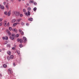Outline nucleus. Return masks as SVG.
<instances>
[{"label":"nucleus","instance_id":"38","mask_svg":"<svg viewBox=\"0 0 79 79\" xmlns=\"http://www.w3.org/2000/svg\"><path fill=\"white\" fill-rule=\"evenodd\" d=\"M13 66H15V63H13Z\"/></svg>","mask_w":79,"mask_h":79},{"label":"nucleus","instance_id":"18","mask_svg":"<svg viewBox=\"0 0 79 79\" xmlns=\"http://www.w3.org/2000/svg\"><path fill=\"white\" fill-rule=\"evenodd\" d=\"M7 58L8 60H10V59H11L10 57V56H9L7 57Z\"/></svg>","mask_w":79,"mask_h":79},{"label":"nucleus","instance_id":"33","mask_svg":"<svg viewBox=\"0 0 79 79\" xmlns=\"http://www.w3.org/2000/svg\"><path fill=\"white\" fill-rule=\"evenodd\" d=\"M34 4L35 5H37V3L35 2H34Z\"/></svg>","mask_w":79,"mask_h":79},{"label":"nucleus","instance_id":"8","mask_svg":"<svg viewBox=\"0 0 79 79\" xmlns=\"http://www.w3.org/2000/svg\"><path fill=\"white\" fill-rule=\"evenodd\" d=\"M12 31L13 32H17V29H16V28L13 29L12 30Z\"/></svg>","mask_w":79,"mask_h":79},{"label":"nucleus","instance_id":"32","mask_svg":"<svg viewBox=\"0 0 79 79\" xmlns=\"http://www.w3.org/2000/svg\"><path fill=\"white\" fill-rule=\"evenodd\" d=\"M20 34H22V35H24V32L23 31H22L20 33Z\"/></svg>","mask_w":79,"mask_h":79},{"label":"nucleus","instance_id":"42","mask_svg":"<svg viewBox=\"0 0 79 79\" xmlns=\"http://www.w3.org/2000/svg\"><path fill=\"white\" fill-rule=\"evenodd\" d=\"M3 20V19L0 18V21L1 22H2V21Z\"/></svg>","mask_w":79,"mask_h":79},{"label":"nucleus","instance_id":"37","mask_svg":"<svg viewBox=\"0 0 79 79\" xmlns=\"http://www.w3.org/2000/svg\"><path fill=\"white\" fill-rule=\"evenodd\" d=\"M22 26H24V23L23 22L22 23Z\"/></svg>","mask_w":79,"mask_h":79},{"label":"nucleus","instance_id":"19","mask_svg":"<svg viewBox=\"0 0 79 79\" xmlns=\"http://www.w3.org/2000/svg\"><path fill=\"white\" fill-rule=\"evenodd\" d=\"M5 22H6V23H5V24H4V26H5V27H6V21H5Z\"/></svg>","mask_w":79,"mask_h":79},{"label":"nucleus","instance_id":"17","mask_svg":"<svg viewBox=\"0 0 79 79\" xmlns=\"http://www.w3.org/2000/svg\"><path fill=\"white\" fill-rule=\"evenodd\" d=\"M10 39H11V40H14V37H11V36H10Z\"/></svg>","mask_w":79,"mask_h":79},{"label":"nucleus","instance_id":"6","mask_svg":"<svg viewBox=\"0 0 79 79\" xmlns=\"http://www.w3.org/2000/svg\"><path fill=\"white\" fill-rule=\"evenodd\" d=\"M28 20L29 21H33V18H29L28 19Z\"/></svg>","mask_w":79,"mask_h":79},{"label":"nucleus","instance_id":"27","mask_svg":"<svg viewBox=\"0 0 79 79\" xmlns=\"http://www.w3.org/2000/svg\"><path fill=\"white\" fill-rule=\"evenodd\" d=\"M8 36H6V37L5 38V40H8Z\"/></svg>","mask_w":79,"mask_h":79},{"label":"nucleus","instance_id":"52","mask_svg":"<svg viewBox=\"0 0 79 79\" xmlns=\"http://www.w3.org/2000/svg\"><path fill=\"white\" fill-rule=\"evenodd\" d=\"M23 1H24V0H22Z\"/></svg>","mask_w":79,"mask_h":79},{"label":"nucleus","instance_id":"15","mask_svg":"<svg viewBox=\"0 0 79 79\" xmlns=\"http://www.w3.org/2000/svg\"><path fill=\"white\" fill-rule=\"evenodd\" d=\"M18 24L17 23H14L13 24V26H16V25Z\"/></svg>","mask_w":79,"mask_h":79},{"label":"nucleus","instance_id":"5","mask_svg":"<svg viewBox=\"0 0 79 79\" xmlns=\"http://www.w3.org/2000/svg\"><path fill=\"white\" fill-rule=\"evenodd\" d=\"M23 40H24V42H26V41H27V38L24 36L23 37Z\"/></svg>","mask_w":79,"mask_h":79},{"label":"nucleus","instance_id":"2","mask_svg":"<svg viewBox=\"0 0 79 79\" xmlns=\"http://www.w3.org/2000/svg\"><path fill=\"white\" fill-rule=\"evenodd\" d=\"M17 42H20V44H22L23 43V39H21L19 38H18L17 40Z\"/></svg>","mask_w":79,"mask_h":79},{"label":"nucleus","instance_id":"53","mask_svg":"<svg viewBox=\"0 0 79 79\" xmlns=\"http://www.w3.org/2000/svg\"><path fill=\"white\" fill-rule=\"evenodd\" d=\"M7 0V1H8V0Z\"/></svg>","mask_w":79,"mask_h":79},{"label":"nucleus","instance_id":"43","mask_svg":"<svg viewBox=\"0 0 79 79\" xmlns=\"http://www.w3.org/2000/svg\"><path fill=\"white\" fill-rule=\"evenodd\" d=\"M26 5H27V6H29V4L28 3H27Z\"/></svg>","mask_w":79,"mask_h":79},{"label":"nucleus","instance_id":"26","mask_svg":"<svg viewBox=\"0 0 79 79\" xmlns=\"http://www.w3.org/2000/svg\"><path fill=\"white\" fill-rule=\"evenodd\" d=\"M17 37H19V34H16Z\"/></svg>","mask_w":79,"mask_h":79},{"label":"nucleus","instance_id":"44","mask_svg":"<svg viewBox=\"0 0 79 79\" xmlns=\"http://www.w3.org/2000/svg\"><path fill=\"white\" fill-rule=\"evenodd\" d=\"M23 16V15H22V14H20V17H22Z\"/></svg>","mask_w":79,"mask_h":79},{"label":"nucleus","instance_id":"21","mask_svg":"<svg viewBox=\"0 0 79 79\" xmlns=\"http://www.w3.org/2000/svg\"><path fill=\"white\" fill-rule=\"evenodd\" d=\"M9 30H10V31H12V30H13V28H12V27H9Z\"/></svg>","mask_w":79,"mask_h":79},{"label":"nucleus","instance_id":"46","mask_svg":"<svg viewBox=\"0 0 79 79\" xmlns=\"http://www.w3.org/2000/svg\"><path fill=\"white\" fill-rule=\"evenodd\" d=\"M2 25V23H0V26H1Z\"/></svg>","mask_w":79,"mask_h":79},{"label":"nucleus","instance_id":"3","mask_svg":"<svg viewBox=\"0 0 79 79\" xmlns=\"http://www.w3.org/2000/svg\"><path fill=\"white\" fill-rule=\"evenodd\" d=\"M8 71H9V74H12L13 73V71L10 68L8 69Z\"/></svg>","mask_w":79,"mask_h":79},{"label":"nucleus","instance_id":"47","mask_svg":"<svg viewBox=\"0 0 79 79\" xmlns=\"http://www.w3.org/2000/svg\"><path fill=\"white\" fill-rule=\"evenodd\" d=\"M26 25H27V26H28L29 25V24L28 23H26Z\"/></svg>","mask_w":79,"mask_h":79},{"label":"nucleus","instance_id":"7","mask_svg":"<svg viewBox=\"0 0 79 79\" xmlns=\"http://www.w3.org/2000/svg\"><path fill=\"white\" fill-rule=\"evenodd\" d=\"M0 8L2 10H4L5 9V7L3 6H2Z\"/></svg>","mask_w":79,"mask_h":79},{"label":"nucleus","instance_id":"22","mask_svg":"<svg viewBox=\"0 0 79 79\" xmlns=\"http://www.w3.org/2000/svg\"><path fill=\"white\" fill-rule=\"evenodd\" d=\"M33 10L34 11H36V10H37V8L36 7H34L33 9Z\"/></svg>","mask_w":79,"mask_h":79},{"label":"nucleus","instance_id":"4","mask_svg":"<svg viewBox=\"0 0 79 79\" xmlns=\"http://www.w3.org/2000/svg\"><path fill=\"white\" fill-rule=\"evenodd\" d=\"M25 15H26V16H30L31 15V13L29 11H28L27 12H25L24 13Z\"/></svg>","mask_w":79,"mask_h":79},{"label":"nucleus","instance_id":"51","mask_svg":"<svg viewBox=\"0 0 79 79\" xmlns=\"http://www.w3.org/2000/svg\"><path fill=\"white\" fill-rule=\"evenodd\" d=\"M19 1H21V0H19Z\"/></svg>","mask_w":79,"mask_h":79},{"label":"nucleus","instance_id":"24","mask_svg":"<svg viewBox=\"0 0 79 79\" xmlns=\"http://www.w3.org/2000/svg\"><path fill=\"white\" fill-rule=\"evenodd\" d=\"M19 47L20 48H22V47H23V45H22V44H20Z\"/></svg>","mask_w":79,"mask_h":79},{"label":"nucleus","instance_id":"36","mask_svg":"<svg viewBox=\"0 0 79 79\" xmlns=\"http://www.w3.org/2000/svg\"><path fill=\"white\" fill-rule=\"evenodd\" d=\"M7 26H8V27L9 26H10V23L9 22L7 23Z\"/></svg>","mask_w":79,"mask_h":79},{"label":"nucleus","instance_id":"1","mask_svg":"<svg viewBox=\"0 0 79 79\" xmlns=\"http://www.w3.org/2000/svg\"><path fill=\"white\" fill-rule=\"evenodd\" d=\"M14 14H15L17 16H19L20 15V13L19 12H18L16 11H13Z\"/></svg>","mask_w":79,"mask_h":79},{"label":"nucleus","instance_id":"11","mask_svg":"<svg viewBox=\"0 0 79 79\" xmlns=\"http://www.w3.org/2000/svg\"><path fill=\"white\" fill-rule=\"evenodd\" d=\"M27 10H28V11H29L31 10V8L30 7H29L27 8Z\"/></svg>","mask_w":79,"mask_h":79},{"label":"nucleus","instance_id":"28","mask_svg":"<svg viewBox=\"0 0 79 79\" xmlns=\"http://www.w3.org/2000/svg\"><path fill=\"white\" fill-rule=\"evenodd\" d=\"M29 3H34V1H30Z\"/></svg>","mask_w":79,"mask_h":79},{"label":"nucleus","instance_id":"35","mask_svg":"<svg viewBox=\"0 0 79 79\" xmlns=\"http://www.w3.org/2000/svg\"><path fill=\"white\" fill-rule=\"evenodd\" d=\"M21 19H19L18 20V22H20V21H21Z\"/></svg>","mask_w":79,"mask_h":79},{"label":"nucleus","instance_id":"30","mask_svg":"<svg viewBox=\"0 0 79 79\" xmlns=\"http://www.w3.org/2000/svg\"><path fill=\"white\" fill-rule=\"evenodd\" d=\"M7 47H10V44H8L7 45Z\"/></svg>","mask_w":79,"mask_h":79},{"label":"nucleus","instance_id":"29","mask_svg":"<svg viewBox=\"0 0 79 79\" xmlns=\"http://www.w3.org/2000/svg\"><path fill=\"white\" fill-rule=\"evenodd\" d=\"M19 32L20 33L22 32V30H21V29H19Z\"/></svg>","mask_w":79,"mask_h":79},{"label":"nucleus","instance_id":"40","mask_svg":"<svg viewBox=\"0 0 79 79\" xmlns=\"http://www.w3.org/2000/svg\"><path fill=\"white\" fill-rule=\"evenodd\" d=\"M6 8L7 9H8V8H9V7H8V6L6 5Z\"/></svg>","mask_w":79,"mask_h":79},{"label":"nucleus","instance_id":"34","mask_svg":"<svg viewBox=\"0 0 79 79\" xmlns=\"http://www.w3.org/2000/svg\"><path fill=\"white\" fill-rule=\"evenodd\" d=\"M12 50H15V49H16V48L15 47H13L12 48Z\"/></svg>","mask_w":79,"mask_h":79},{"label":"nucleus","instance_id":"23","mask_svg":"<svg viewBox=\"0 0 79 79\" xmlns=\"http://www.w3.org/2000/svg\"><path fill=\"white\" fill-rule=\"evenodd\" d=\"M7 32L9 35H11V33L9 31H7Z\"/></svg>","mask_w":79,"mask_h":79},{"label":"nucleus","instance_id":"31","mask_svg":"<svg viewBox=\"0 0 79 79\" xmlns=\"http://www.w3.org/2000/svg\"><path fill=\"white\" fill-rule=\"evenodd\" d=\"M3 67H4V68H6V65L4 64L3 65Z\"/></svg>","mask_w":79,"mask_h":79},{"label":"nucleus","instance_id":"48","mask_svg":"<svg viewBox=\"0 0 79 79\" xmlns=\"http://www.w3.org/2000/svg\"><path fill=\"white\" fill-rule=\"evenodd\" d=\"M11 2H13V0H10Z\"/></svg>","mask_w":79,"mask_h":79},{"label":"nucleus","instance_id":"16","mask_svg":"<svg viewBox=\"0 0 79 79\" xmlns=\"http://www.w3.org/2000/svg\"><path fill=\"white\" fill-rule=\"evenodd\" d=\"M14 57V56H13V55H11L10 56V58L11 59H13Z\"/></svg>","mask_w":79,"mask_h":79},{"label":"nucleus","instance_id":"14","mask_svg":"<svg viewBox=\"0 0 79 79\" xmlns=\"http://www.w3.org/2000/svg\"><path fill=\"white\" fill-rule=\"evenodd\" d=\"M16 52L18 54H19L20 53V52L18 50H16Z\"/></svg>","mask_w":79,"mask_h":79},{"label":"nucleus","instance_id":"10","mask_svg":"<svg viewBox=\"0 0 79 79\" xmlns=\"http://www.w3.org/2000/svg\"><path fill=\"white\" fill-rule=\"evenodd\" d=\"M16 22V19H13V20H12L11 23H15Z\"/></svg>","mask_w":79,"mask_h":79},{"label":"nucleus","instance_id":"9","mask_svg":"<svg viewBox=\"0 0 79 79\" xmlns=\"http://www.w3.org/2000/svg\"><path fill=\"white\" fill-rule=\"evenodd\" d=\"M7 53L9 55V56H10L11 55V52L10 51H8L7 52Z\"/></svg>","mask_w":79,"mask_h":79},{"label":"nucleus","instance_id":"41","mask_svg":"<svg viewBox=\"0 0 79 79\" xmlns=\"http://www.w3.org/2000/svg\"><path fill=\"white\" fill-rule=\"evenodd\" d=\"M2 39L3 40H5V38L4 37H2Z\"/></svg>","mask_w":79,"mask_h":79},{"label":"nucleus","instance_id":"39","mask_svg":"<svg viewBox=\"0 0 79 79\" xmlns=\"http://www.w3.org/2000/svg\"><path fill=\"white\" fill-rule=\"evenodd\" d=\"M26 9H24L23 10V12H26Z\"/></svg>","mask_w":79,"mask_h":79},{"label":"nucleus","instance_id":"50","mask_svg":"<svg viewBox=\"0 0 79 79\" xmlns=\"http://www.w3.org/2000/svg\"><path fill=\"white\" fill-rule=\"evenodd\" d=\"M2 50L0 49V52H2Z\"/></svg>","mask_w":79,"mask_h":79},{"label":"nucleus","instance_id":"12","mask_svg":"<svg viewBox=\"0 0 79 79\" xmlns=\"http://www.w3.org/2000/svg\"><path fill=\"white\" fill-rule=\"evenodd\" d=\"M11 13V12H10V11H9L8 12V13H7L8 16H10V15H11V13Z\"/></svg>","mask_w":79,"mask_h":79},{"label":"nucleus","instance_id":"49","mask_svg":"<svg viewBox=\"0 0 79 79\" xmlns=\"http://www.w3.org/2000/svg\"><path fill=\"white\" fill-rule=\"evenodd\" d=\"M2 6V5L1 4H0V7Z\"/></svg>","mask_w":79,"mask_h":79},{"label":"nucleus","instance_id":"45","mask_svg":"<svg viewBox=\"0 0 79 79\" xmlns=\"http://www.w3.org/2000/svg\"><path fill=\"white\" fill-rule=\"evenodd\" d=\"M3 4H4V5H6V2H3Z\"/></svg>","mask_w":79,"mask_h":79},{"label":"nucleus","instance_id":"13","mask_svg":"<svg viewBox=\"0 0 79 79\" xmlns=\"http://www.w3.org/2000/svg\"><path fill=\"white\" fill-rule=\"evenodd\" d=\"M12 37H16V35L15 34H13L12 35Z\"/></svg>","mask_w":79,"mask_h":79},{"label":"nucleus","instance_id":"25","mask_svg":"<svg viewBox=\"0 0 79 79\" xmlns=\"http://www.w3.org/2000/svg\"><path fill=\"white\" fill-rule=\"evenodd\" d=\"M8 44V42L6 41L4 44V45H6V44Z\"/></svg>","mask_w":79,"mask_h":79},{"label":"nucleus","instance_id":"20","mask_svg":"<svg viewBox=\"0 0 79 79\" xmlns=\"http://www.w3.org/2000/svg\"><path fill=\"white\" fill-rule=\"evenodd\" d=\"M4 15H8V13H7V12H6V11L4 12Z\"/></svg>","mask_w":79,"mask_h":79}]
</instances>
